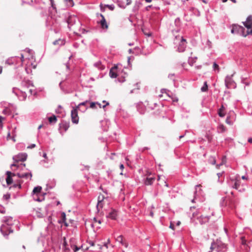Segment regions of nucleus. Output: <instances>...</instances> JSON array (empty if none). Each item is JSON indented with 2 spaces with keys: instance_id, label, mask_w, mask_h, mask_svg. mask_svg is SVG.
<instances>
[{
  "instance_id": "1",
  "label": "nucleus",
  "mask_w": 252,
  "mask_h": 252,
  "mask_svg": "<svg viewBox=\"0 0 252 252\" xmlns=\"http://www.w3.org/2000/svg\"><path fill=\"white\" fill-rule=\"evenodd\" d=\"M13 218L11 217H4L3 221L5 224L1 225L0 230L4 237H7L8 234L13 232L11 226L13 224Z\"/></svg>"
},
{
  "instance_id": "2",
  "label": "nucleus",
  "mask_w": 252,
  "mask_h": 252,
  "mask_svg": "<svg viewBox=\"0 0 252 252\" xmlns=\"http://www.w3.org/2000/svg\"><path fill=\"white\" fill-rule=\"evenodd\" d=\"M231 32L233 34H238L244 37H246L250 34H252V30L246 31V29L242 26L234 24L232 26Z\"/></svg>"
},
{
  "instance_id": "3",
  "label": "nucleus",
  "mask_w": 252,
  "mask_h": 252,
  "mask_svg": "<svg viewBox=\"0 0 252 252\" xmlns=\"http://www.w3.org/2000/svg\"><path fill=\"white\" fill-rule=\"evenodd\" d=\"M226 245L218 240L216 242H212L210 247L211 251L215 250L217 252H224L226 251Z\"/></svg>"
},
{
  "instance_id": "4",
  "label": "nucleus",
  "mask_w": 252,
  "mask_h": 252,
  "mask_svg": "<svg viewBox=\"0 0 252 252\" xmlns=\"http://www.w3.org/2000/svg\"><path fill=\"white\" fill-rule=\"evenodd\" d=\"M210 210V207L208 206L205 207H202L198 209L195 212H193L192 215L191 220H193L194 219H197V217H199L198 215L200 214L204 213L205 212H207Z\"/></svg>"
},
{
  "instance_id": "5",
  "label": "nucleus",
  "mask_w": 252,
  "mask_h": 252,
  "mask_svg": "<svg viewBox=\"0 0 252 252\" xmlns=\"http://www.w3.org/2000/svg\"><path fill=\"white\" fill-rule=\"evenodd\" d=\"M71 121L73 124H77L79 122L77 108H73L71 111Z\"/></svg>"
},
{
  "instance_id": "6",
  "label": "nucleus",
  "mask_w": 252,
  "mask_h": 252,
  "mask_svg": "<svg viewBox=\"0 0 252 252\" xmlns=\"http://www.w3.org/2000/svg\"><path fill=\"white\" fill-rule=\"evenodd\" d=\"M42 188L40 186L35 187L32 190V195L33 199L37 201L40 202L42 200L40 199L37 196L39 194L41 193Z\"/></svg>"
},
{
  "instance_id": "7",
  "label": "nucleus",
  "mask_w": 252,
  "mask_h": 252,
  "mask_svg": "<svg viewBox=\"0 0 252 252\" xmlns=\"http://www.w3.org/2000/svg\"><path fill=\"white\" fill-rule=\"evenodd\" d=\"M27 154L26 153H20L13 157V159L15 162L24 161L27 159Z\"/></svg>"
},
{
  "instance_id": "8",
  "label": "nucleus",
  "mask_w": 252,
  "mask_h": 252,
  "mask_svg": "<svg viewBox=\"0 0 252 252\" xmlns=\"http://www.w3.org/2000/svg\"><path fill=\"white\" fill-rule=\"evenodd\" d=\"M205 212L204 213H205ZM203 214H201L199 216V217H197V220H198L199 223L201 224H203L208 222L211 216L210 215H205V213H203Z\"/></svg>"
},
{
  "instance_id": "9",
  "label": "nucleus",
  "mask_w": 252,
  "mask_h": 252,
  "mask_svg": "<svg viewBox=\"0 0 252 252\" xmlns=\"http://www.w3.org/2000/svg\"><path fill=\"white\" fill-rule=\"evenodd\" d=\"M99 16L101 17V19L97 22V23L100 25L102 29L107 30L108 28V25L106 22L104 16L102 14H100Z\"/></svg>"
},
{
  "instance_id": "10",
  "label": "nucleus",
  "mask_w": 252,
  "mask_h": 252,
  "mask_svg": "<svg viewBox=\"0 0 252 252\" xmlns=\"http://www.w3.org/2000/svg\"><path fill=\"white\" fill-rule=\"evenodd\" d=\"M50 6L49 7V12L51 15H55L57 13L56 4L54 0H50Z\"/></svg>"
},
{
  "instance_id": "11",
  "label": "nucleus",
  "mask_w": 252,
  "mask_h": 252,
  "mask_svg": "<svg viewBox=\"0 0 252 252\" xmlns=\"http://www.w3.org/2000/svg\"><path fill=\"white\" fill-rule=\"evenodd\" d=\"M77 18L75 16H69L66 20L68 24V28L71 30V27L73 26L76 22Z\"/></svg>"
},
{
  "instance_id": "12",
  "label": "nucleus",
  "mask_w": 252,
  "mask_h": 252,
  "mask_svg": "<svg viewBox=\"0 0 252 252\" xmlns=\"http://www.w3.org/2000/svg\"><path fill=\"white\" fill-rule=\"evenodd\" d=\"M118 214L117 211L113 209H111L106 215V218L113 220H116Z\"/></svg>"
},
{
  "instance_id": "13",
  "label": "nucleus",
  "mask_w": 252,
  "mask_h": 252,
  "mask_svg": "<svg viewBox=\"0 0 252 252\" xmlns=\"http://www.w3.org/2000/svg\"><path fill=\"white\" fill-rule=\"evenodd\" d=\"M186 47V40L183 37H181V39L179 43V45L177 48V51L179 52H183Z\"/></svg>"
},
{
  "instance_id": "14",
  "label": "nucleus",
  "mask_w": 252,
  "mask_h": 252,
  "mask_svg": "<svg viewBox=\"0 0 252 252\" xmlns=\"http://www.w3.org/2000/svg\"><path fill=\"white\" fill-rule=\"evenodd\" d=\"M156 180V177L154 176H150L147 177L143 179V183L146 186H151Z\"/></svg>"
},
{
  "instance_id": "15",
  "label": "nucleus",
  "mask_w": 252,
  "mask_h": 252,
  "mask_svg": "<svg viewBox=\"0 0 252 252\" xmlns=\"http://www.w3.org/2000/svg\"><path fill=\"white\" fill-rule=\"evenodd\" d=\"M235 82L232 80V76H226L225 78V85L227 88H230L234 86Z\"/></svg>"
},
{
  "instance_id": "16",
  "label": "nucleus",
  "mask_w": 252,
  "mask_h": 252,
  "mask_svg": "<svg viewBox=\"0 0 252 252\" xmlns=\"http://www.w3.org/2000/svg\"><path fill=\"white\" fill-rule=\"evenodd\" d=\"M19 61V58L18 57H11L6 60L5 63L8 65L17 64Z\"/></svg>"
},
{
  "instance_id": "17",
  "label": "nucleus",
  "mask_w": 252,
  "mask_h": 252,
  "mask_svg": "<svg viewBox=\"0 0 252 252\" xmlns=\"http://www.w3.org/2000/svg\"><path fill=\"white\" fill-rule=\"evenodd\" d=\"M6 174L7 175V177L6 178V182L7 185H10L13 182V179L12 178V176H15L16 174L14 173H12L11 172L9 171H7L6 172Z\"/></svg>"
},
{
  "instance_id": "18",
  "label": "nucleus",
  "mask_w": 252,
  "mask_h": 252,
  "mask_svg": "<svg viewBox=\"0 0 252 252\" xmlns=\"http://www.w3.org/2000/svg\"><path fill=\"white\" fill-rule=\"evenodd\" d=\"M104 197L102 195H99L98 197V202L96 205L97 212H99L100 209L103 208V200Z\"/></svg>"
},
{
  "instance_id": "19",
  "label": "nucleus",
  "mask_w": 252,
  "mask_h": 252,
  "mask_svg": "<svg viewBox=\"0 0 252 252\" xmlns=\"http://www.w3.org/2000/svg\"><path fill=\"white\" fill-rule=\"evenodd\" d=\"M69 127V122L65 121H63L60 124V128L63 129L64 131H66Z\"/></svg>"
},
{
  "instance_id": "20",
  "label": "nucleus",
  "mask_w": 252,
  "mask_h": 252,
  "mask_svg": "<svg viewBox=\"0 0 252 252\" xmlns=\"http://www.w3.org/2000/svg\"><path fill=\"white\" fill-rule=\"evenodd\" d=\"M16 175L19 178L28 179L30 177V180H31L32 177V174L31 172L29 173H18L16 174Z\"/></svg>"
},
{
  "instance_id": "21",
  "label": "nucleus",
  "mask_w": 252,
  "mask_h": 252,
  "mask_svg": "<svg viewBox=\"0 0 252 252\" xmlns=\"http://www.w3.org/2000/svg\"><path fill=\"white\" fill-rule=\"evenodd\" d=\"M22 85L23 86H24L27 88H29L31 86L33 87V84L32 81L29 80H23L22 82Z\"/></svg>"
},
{
  "instance_id": "22",
  "label": "nucleus",
  "mask_w": 252,
  "mask_h": 252,
  "mask_svg": "<svg viewBox=\"0 0 252 252\" xmlns=\"http://www.w3.org/2000/svg\"><path fill=\"white\" fill-rule=\"evenodd\" d=\"M235 118H233V117L231 116H228L226 117V119L225 120L226 123L229 125H232L234 123V122L235 121Z\"/></svg>"
},
{
  "instance_id": "23",
  "label": "nucleus",
  "mask_w": 252,
  "mask_h": 252,
  "mask_svg": "<svg viewBox=\"0 0 252 252\" xmlns=\"http://www.w3.org/2000/svg\"><path fill=\"white\" fill-rule=\"evenodd\" d=\"M224 109L225 107L222 104L221 107L218 110V115L220 117H223L225 116Z\"/></svg>"
},
{
  "instance_id": "24",
  "label": "nucleus",
  "mask_w": 252,
  "mask_h": 252,
  "mask_svg": "<svg viewBox=\"0 0 252 252\" xmlns=\"http://www.w3.org/2000/svg\"><path fill=\"white\" fill-rule=\"evenodd\" d=\"M56 185V181L55 179L50 180L47 184V186L48 188L51 189L53 188Z\"/></svg>"
},
{
  "instance_id": "25",
  "label": "nucleus",
  "mask_w": 252,
  "mask_h": 252,
  "mask_svg": "<svg viewBox=\"0 0 252 252\" xmlns=\"http://www.w3.org/2000/svg\"><path fill=\"white\" fill-rule=\"evenodd\" d=\"M89 102V101L88 100H86L85 101H84L83 102H81L78 105V106L76 107L77 108H79L80 107L82 106H84L85 107L84 108V109L82 110V111H86V110L88 108V106H87V104Z\"/></svg>"
},
{
  "instance_id": "26",
  "label": "nucleus",
  "mask_w": 252,
  "mask_h": 252,
  "mask_svg": "<svg viewBox=\"0 0 252 252\" xmlns=\"http://www.w3.org/2000/svg\"><path fill=\"white\" fill-rule=\"evenodd\" d=\"M48 121L50 124H55L57 122V118L55 115L48 118Z\"/></svg>"
},
{
  "instance_id": "27",
  "label": "nucleus",
  "mask_w": 252,
  "mask_h": 252,
  "mask_svg": "<svg viewBox=\"0 0 252 252\" xmlns=\"http://www.w3.org/2000/svg\"><path fill=\"white\" fill-rule=\"evenodd\" d=\"M94 66L100 70H103L104 68V66L101 64V63L100 62L95 63H94Z\"/></svg>"
},
{
  "instance_id": "28",
  "label": "nucleus",
  "mask_w": 252,
  "mask_h": 252,
  "mask_svg": "<svg viewBox=\"0 0 252 252\" xmlns=\"http://www.w3.org/2000/svg\"><path fill=\"white\" fill-rule=\"evenodd\" d=\"M64 2L67 7H71L74 5L73 0H64Z\"/></svg>"
},
{
  "instance_id": "29",
  "label": "nucleus",
  "mask_w": 252,
  "mask_h": 252,
  "mask_svg": "<svg viewBox=\"0 0 252 252\" xmlns=\"http://www.w3.org/2000/svg\"><path fill=\"white\" fill-rule=\"evenodd\" d=\"M97 105L99 108H101V104L97 102H92L90 103V107L91 108H94L95 107V105Z\"/></svg>"
},
{
  "instance_id": "30",
  "label": "nucleus",
  "mask_w": 252,
  "mask_h": 252,
  "mask_svg": "<svg viewBox=\"0 0 252 252\" xmlns=\"http://www.w3.org/2000/svg\"><path fill=\"white\" fill-rule=\"evenodd\" d=\"M109 76L112 78H115L117 77V74L113 71V68L111 69L109 71Z\"/></svg>"
},
{
  "instance_id": "31",
  "label": "nucleus",
  "mask_w": 252,
  "mask_h": 252,
  "mask_svg": "<svg viewBox=\"0 0 252 252\" xmlns=\"http://www.w3.org/2000/svg\"><path fill=\"white\" fill-rule=\"evenodd\" d=\"M64 43L63 41L61 39L56 40L55 41H54L53 42V44L55 45H62L64 44Z\"/></svg>"
},
{
  "instance_id": "32",
  "label": "nucleus",
  "mask_w": 252,
  "mask_h": 252,
  "mask_svg": "<svg viewBox=\"0 0 252 252\" xmlns=\"http://www.w3.org/2000/svg\"><path fill=\"white\" fill-rule=\"evenodd\" d=\"M208 90V85L206 81L204 82L203 86L201 88V91L202 92H206Z\"/></svg>"
},
{
  "instance_id": "33",
  "label": "nucleus",
  "mask_w": 252,
  "mask_h": 252,
  "mask_svg": "<svg viewBox=\"0 0 252 252\" xmlns=\"http://www.w3.org/2000/svg\"><path fill=\"white\" fill-rule=\"evenodd\" d=\"M116 241L119 242L121 245L125 242L123 240V237L122 235H119L116 238Z\"/></svg>"
},
{
  "instance_id": "34",
  "label": "nucleus",
  "mask_w": 252,
  "mask_h": 252,
  "mask_svg": "<svg viewBox=\"0 0 252 252\" xmlns=\"http://www.w3.org/2000/svg\"><path fill=\"white\" fill-rule=\"evenodd\" d=\"M25 166V164H22L21 163L20 164H17V163H13L11 165V167L12 168L13 167H16L17 168H20L21 167H24Z\"/></svg>"
},
{
  "instance_id": "35",
  "label": "nucleus",
  "mask_w": 252,
  "mask_h": 252,
  "mask_svg": "<svg viewBox=\"0 0 252 252\" xmlns=\"http://www.w3.org/2000/svg\"><path fill=\"white\" fill-rule=\"evenodd\" d=\"M209 162L213 165L215 164L216 162L215 158L213 157H210L209 159Z\"/></svg>"
},
{
  "instance_id": "36",
  "label": "nucleus",
  "mask_w": 252,
  "mask_h": 252,
  "mask_svg": "<svg viewBox=\"0 0 252 252\" xmlns=\"http://www.w3.org/2000/svg\"><path fill=\"white\" fill-rule=\"evenodd\" d=\"M251 23H252V15H250L248 17V18H247V20L246 21H245V22L243 23V24H244V23L245 24H250Z\"/></svg>"
},
{
  "instance_id": "37",
  "label": "nucleus",
  "mask_w": 252,
  "mask_h": 252,
  "mask_svg": "<svg viewBox=\"0 0 252 252\" xmlns=\"http://www.w3.org/2000/svg\"><path fill=\"white\" fill-rule=\"evenodd\" d=\"M62 221H64L66 220V215L64 212H62L61 214ZM59 223H61V220H59Z\"/></svg>"
},
{
  "instance_id": "38",
  "label": "nucleus",
  "mask_w": 252,
  "mask_h": 252,
  "mask_svg": "<svg viewBox=\"0 0 252 252\" xmlns=\"http://www.w3.org/2000/svg\"><path fill=\"white\" fill-rule=\"evenodd\" d=\"M244 26L246 28H247L248 31L252 30V23H251L250 24H245L244 23Z\"/></svg>"
},
{
  "instance_id": "39",
  "label": "nucleus",
  "mask_w": 252,
  "mask_h": 252,
  "mask_svg": "<svg viewBox=\"0 0 252 252\" xmlns=\"http://www.w3.org/2000/svg\"><path fill=\"white\" fill-rule=\"evenodd\" d=\"M239 186V182L237 181H235L234 185H233V188L238 189Z\"/></svg>"
},
{
  "instance_id": "40",
  "label": "nucleus",
  "mask_w": 252,
  "mask_h": 252,
  "mask_svg": "<svg viewBox=\"0 0 252 252\" xmlns=\"http://www.w3.org/2000/svg\"><path fill=\"white\" fill-rule=\"evenodd\" d=\"M218 130H219L220 132H224V131L225 130V127L224 126H223V125H220V126H219L218 127Z\"/></svg>"
},
{
  "instance_id": "41",
  "label": "nucleus",
  "mask_w": 252,
  "mask_h": 252,
  "mask_svg": "<svg viewBox=\"0 0 252 252\" xmlns=\"http://www.w3.org/2000/svg\"><path fill=\"white\" fill-rule=\"evenodd\" d=\"M63 109L61 105H59L58 108H57L55 110L56 113H62V109Z\"/></svg>"
},
{
  "instance_id": "42",
  "label": "nucleus",
  "mask_w": 252,
  "mask_h": 252,
  "mask_svg": "<svg viewBox=\"0 0 252 252\" xmlns=\"http://www.w3.org/2000/svg\"><path fill=\"white\" fill-rule=\"evenodd\" d=\"M21 93L22 94V98H20V99L21 100H24L26 99V97H27V94L25 93H23V92H21Z\"/></svg>"
},
{
  "instance_id": "43",
  "label": "nucleus",
  "mask_w": 252,
  "mask_h": 252,
  "mask_svg": "<svg viewBox=\"0 0 252 252\" xmlns=\"http://www.w3.org/2000/svg\"><path fill=\"white\" fill-rule=\"evenodd\" d=\"M12 92L15 94L16 95H18L19 93V90L17 88H13Z\"/></svg>"
},
{
  "instance_id": "44",
  "label": "nucleus",
  "mask_w": 252,
  "mask_h": 252,
  "mask_svg": "<svg viewBox=\"0 0 252 252\" xmlns=\"http://www.w3.org/2000/svg\"><path fill=\"white\" fill-rule=\"evenodd\" d=\"M105 6L109 8V9H110L111 10H114V8H115V6L114 4H106L105 5Z\"/></svg>"
},
{
  "instance_id": "45",
  "label": "nucleus",
  "mask_w": 252,
  "mask_h": 252,
  "mask_svg": "<svg viewBox=\"0 0 252 252\" xmlns=\"http://www.w3.org/2000/svg\"><path fill=\"white\" fill-rule=\"evenodd\" d=\"M109 243H110V240H109V239H108V241H107V242L104 243V245L102 246L98 245L99 248V249H102V247H105L106 248H108V244Z\"/></svg>"
},
{
  "instance_id": "46",
  "label": "nucleus",
  "mask_w": 252,
  "mask_h": 252,
  "mask_svg": "<svg viewBox=\"0 0 252 252\" xmlns=\"http://www.w3.org/2000/svg\"><path fill=\"white\" fill-rule=\"evenodd\" d=\"M0 213H1V214L5 213V208L2 206H1L0 205Z\"/></svg>"
},
{
  "instance_id": "47",
  "label": "nucleus",
  "mask_w": 252,
  "mask_h": 252,
  "mask_svg": "<svg viewBox=\"0 0 252 252\" xmlns=\"http://www.w3.org/2000/svg\"><path fill=\"white\" fill-rule=\"evenodd\" d=\"M175 74H169L168 75V78L173 80V81H175V78H174Z\"/></svg>"
},
{
  "instance_id": "48",
  "label": "nucleus",
  "mask_w": 252,
  "mask_h": 252,
  "mask_svg": "<svg viewBox=\"0 0 252 252\" xmlns=\"http://www.w3.org/2000/svg\"><path fill=\"white\" fill-rule=\"evenodd\" d=\"M241 244L244 246L246 245V240L244 237H241Z\"/></svg>"
},
{
  "instance_id": "49",
  "label": "nucleus",
  "mask_w": 252,
  "mask_h": 252,
  "mask_svg": "<svg viewBox=\"0 0 252 252\" xmlns=\"http://www.w3.org/2000/svg\"><path fill=\"white\" fill-rule=\"evenodd\" d=\"M29 92L30 93V94L32 95H35L36 94V92L35 91V90H32V89H30L29 90Z\"/></svg>"
},
{
  "instance_id": "50",
  "label": "nucleus",
  "mask_w": 252,
  "mask_h": 252,
  "mask_svg": "<svg viewBox=\"0 0 252 252\" xmlns=\"http://www.w3.org/2000/svg\"><path fill=\"white\" fill-rule=\"evenodd\" d=\"M213 68L214 70H216L217 69H219V65L216 63H213Z\"/></svg>"
},
{
  "instance_id": "51",
  "label": "nucleus",
  "mask_w": 252,
  "mask_h": 252,
  "mask_svg": "<svg viewBox=\"0 0 252 252\" xmlns=\"http://www.w3.org/2000/svg\"><path fill=\"white\" fill-rule=\"evenodd\" d=\"M13 187L14 188H18V189H21V184H14L13 186Z\"/></svg>"
},
{
  "instance_id": "52",
  "label": "nucleus",
  "mask_w": 252,
  "mask_h": 252,
  "mask_svg": "<svg viewBox=\"0 0 252 252\" xmlns=\"http://www.w3.org/2000/svg\"><path fill=\"white\" fill-rule=\"evenodd\" d=\"M19 60L21 61V64H22V63L24 61V56L23 54L21 55V58H20V59L19 58Z\"/></svg>"
},
{
  "instance_id": "53",
  "label": "nucleus",
  "mask_w": 252,
  "mask_h": 252,
  "mask_svg": "<svg viewBox=\"0 0 252 252\" xmlns=\"http://www.w3.org/2000/svg\"><path fill=\"white\" fill-rule=\"evenodd\" d=\"M169 227L171 229H172V230H174L175 229L174 225L173 224V223L172 222H170Z\"/></svg>"
},
{
  "instance_id": "54",
  "label": "nucleus",
  "mask_w": 252,
  "mask_h": 252,
  "mask_svg": "<svg viewBox=\"0 0 252 252\" xmlns=\"http://www.w3.org/2000/svg\"><path fill=\"white\" fill-rule=\"evenodd\" d=\"M35 147V144H32L31 145H30V146H29L28 147V148L29 149H32L33 148H34Z\"/></svg>"
},
{
  "instance_id": "55",
  "label": "nucleus",
  "mask_w": 252,
  "mask_h": 252,
  "mask_svg": "<svg viewBox=\"0 0 252 252\" xmlns=\"http://www.w3.org/2000/svg\"><path fill=\"white\" fill-rule=\"evenodd\" d=\"M63 249L64 252H68L69 251V249L66 247H63Z\"/></svg>"
},
{
  "instance_id": "56",
  "label": "nucleus",
  "mask_w": 252,
  "mask_h": 252,
  "mask_svg": "<svg viewBox=\"0 0 252 252\" xmlns=\"http://www.w3.org/2000/svg\"><path fill=\"white\" fill-rule=\"evenodd\" d=\"M180 21V19L179 18H177L175 20V23L176 25H177L178 23H179Z\"/></svg>"
},
{
  "instance_id": "57",
  "label": "nucleus",
  "mask_w": 252,
  "mask_h": 252,
  "mask_svg": "<svg viewBox=\"0 0 252 252\" xmlns=\"http://www.w3.org/2000/svg\"><path fill=\"white\" fill-rule=\"evenodd\" d=\"M137 109L140 114H143L144 113V108H143L142 109H140V110L138 108H137Z\"/></svg>"
},
{
  "instance_id": "58",
  "label": "nucleus",
  "mask_w": 252,
  "mask_h": 252,
  "mask_svg": "<svg viewBox=\"0 0 252 252\" xmlns=\"http://www.w3.org/2000/svg\"><path fill=\"white\" fill-rule=\"evenodd\" d=\"M79 250V248H78L77 246H75L74 248H73V251L74 252H76L77 251H78V250Z\"/></svg>"
},
{
  "instance_id": "59",
  "label": "nucleus",
  "mask_w": 252,
  "mask_h": 252,
  "mask_svg": "<svg viewBox=\"0 0 252 252\" xmlns=\"http://www.w3.org/2000/svg\"><path fill=\"white\" fill-rule=\"evenodd\" d=\"M122 245L124 246L126 248H127L128 246V244L127 243H126V241H125Z\"/></svg>"
},
{
  "instance_id": "60",
  "label": "nucleus",
  "mask_w": 252,
  "mask_h": 252,
  "mask_svg": "<svg viewBox=\"0 0 252 252\" xmlns=\"http://www.w3.org/2000/svg\"><path fill=\"white\" fill-rule=\"evenodd\" d=\"M223 172H221V173H217V176H218V177L219 179L220 178V177H221V176H222V175H223Z\"/></svg>"
},
{
  "instance_id": "61",
  "label": "nucleus",
  "mask_w": 252,
  "mask_h": 252,
  "mask_svg": "<svg viewBox=\"0 0 252 252\" xmlns=\"http://www.w3.org/2000/svg\"><path fill=\"white\" fill-rule=\"evenodd\" d=\"M66 246H67V242H66V241L65 240V238H64V241L63 242V247H66Z\"/></svg>"
},
{
  "instance_id": "62",
  "label": "nucleus",
  "mask_w": 252,
  "mask_h": 252,
  "mask_svg": "<svg viewBox=\"0 0 252 252\" xmlns=\"http://www.w3.org/2000/svg\"><path fill=\"white\" fill-rule=\"evenodd\" d=\"M3 113H4L5 114L9 115L8 109H4L3 111Z\"/></svg>"
},
{
  "instance_id": "63",
  "label": "nucleus",
  "mask_w": 252,
  "mask_h": 252,
  "mask_svg": "<svg viewBox=\"0 0 252 252\" xmlns=\"http://www.w3.org/2000/svg\"><path fill=\"white\" fill-rule=\"evenodd\" d=\"M88 243L91 246H94V243L92 241H90L88 242Z\"/></svg>"
},
{
  "instance_id": "64",
  "label": "nucleus",
  "mask_w": 252,
  "mask_h": 252,
  "mask_svg": "<svg viewBox=\"0 0 252 252\" xmlns=\"http://www.w3.org/2000/svg\"><path fill=\"white\" fill-rule=\"evenodd\" d=\"M131 0H126V5H129L131 3Z\"/></svg>"
}]
</instances>
